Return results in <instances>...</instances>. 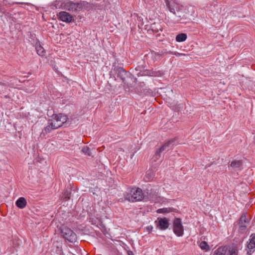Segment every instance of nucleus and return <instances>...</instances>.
I'll return each mask as SVG.
<instances>
[{
  "mask_svg": "<svg viewBox=\"0 0 255 255\" xmlns=\"http://www.w3.org/2000/svg\"><path fill=\"white\" fill-rule=\"evenodd\" d=\"M162 73L160 71H156V72H150L149 73V75L150 76H161L162 75Z\"/></svg>",
  "mask_w": 255,
  "mask_h": 255,
  "instance_id": "nucleus-21",
  "label": "nucleus"
},
{
  "mask_svg": "<svg viewBox=\"0 0 255 255\" xmlns=\"http://www.w3.org/2000/svg\"><path fill=\"white\" fill-rule=\"evenodd\" d=\"M231 166L237 170H241L243 166L242 161L240 160L233 161L231 163Z\"/></svg>",
  "mask_w": 255,
  "mask_h": 255,
  "instance_id": "nucleus-12",
  "label": "nucleus"
},
{
  "mask_svg": "<svg viewBox=\"0 0 255 255\" xmlns=\"http://www.w3.org/2000/svg\"><path fill=\"white\" fill-rule=\"evenodd\" d=\"M187 37V35L185 33H180L176 36V40L178 42H183L186 40Z\"/></svg>",
  "mask_w": 255,
  "mask_h": 255,
  "instance_id": "nucleus-17",
  "label": "nucleus"
},
{
  "mask_svg": "<svg viewBox=\"0 0 255 255\" xmlns=\"http://www.w3.org/2000/svg\"><path fill=\"white\" fill-rule=\"evenodd\" d=\"M173 141L171 140L165 143L156 152L154 155V160H157L160 157V154L173 148Z\"/></svg>",
  "mask_w": 255,
  "mask_h": 255,
  "instance_id": "nucleus-6",
  "label": "nucleus"
},
{
  "mask_svg": "<svg viewBox=\"0 0 255 255\" xmlns=\"http://www.w3.org/2000/svg\"><path fill=\"white\" fill-rule=\"evenodd\" d=\"M59 19L63 22L69 23L73 20V17L66 11H61L59 13Z\"/></svg>",
  "mask_w": 255,
  "mask_h": 255,
  "instance_id": "nucleus-9",
  "label": "nucleus"
},
{
  "mask_svg": "<svg viewBox=\"0 0 255 255\" xmlns=\"http://www.w3.org/2000/svg\"><path fill=\"white\" fill-rule=\"evenodd\" d=\"M151 29L156 32H158L159 30H162V27L160 25V24L158 23H154L151 24Z\"/></svg>",
  "mask_w": 255,
  "mask_h": 255,
  "instance_id": "nucleus-18",
  "label": "nucleus"
},
{
  "mask_svg": "<svg viewBox=\"0 0 255 255\" xmlns=\"http://www.w3.org/2000/svg\"><path fill=\"white\" fill-rule=\"evenodd\" d=\"M82 152L88 156L92 155L90 148L87 146H84L82 149Z\"/></svg>",
  "mask_w": 255,
  "mask_h": 255,
  "instance_id": "nucleus-19",
  "label": "nucleus"
},
{
  "mask_svg": "<svg viewBox=\"0 0 255 255\" xmlns=\"http://www.w3.org/2000/svg\"><path fill=\"white\" fill-rule=\"evenodd\" d=\"M229 255H238L237 251L235 250L230 251Z\"/></svg>",
  "mask_w": 255,
  "mask_h": 255,
  "instance_id": "nucleus-22",
  "label": "nucleus"
},
{
  "mask_svg": "<svg viewBox=\"0 0 255 255\" xmlns=\"http://www.w3.org/2000/svg\"><path fill=\"white\" fill-rule=\"evenodd\" d=\"M64 8L69 11H79L82 9V4L80 2L75 3L71 1L66 2L64 4Z\"/></svg>",
  "mask_w": 255,
  "mask_h": 255,
  "instance_id": "nucleus-7",
  "label": "nucleus"
},
{
  "mask_svg": "<svg viewBox=\"0 0 255 255\" xmlns=\"http://www.w3.org/2000/svg\"><path fill=\"white\" fill-rule=\"evenodd\" d=\"M170 212V209L167 208L159 209L157 210V212L158 213H169Z\"/></svg>",
  "mask_w": 255,
  "mask_h": 255,
  "instance_id": "nucleus-20",
  "label": "nucleus"
},
{
  "mask_svg": "<svg viewBox=\"0 0 255 255\" xmlns=\"http://www.w3.org/2000/svg\"><path fill=\"white\" fill-rule=\"evenodd\" d=\"M15 204L18 208L23 209L26 205V201L24 198L20 197L16 201Z\"/></svg>",
  "mask_w": 255,
  "mask_h": 255,
  "instance_id": "nucleus-13",
  "label": "nucleus"
},
{
  "mask_svg": "<svg viewBox=\"0 0 255 255\" xmlns=\"http://www.w3.org/2000/svg\"><path fill=\"white\" fill-rule=\"evenodd\" d=\"M35 49L37 53L40 56H43L45 55V51L39 43L35 44Z\"/></svg>",
  "mask_w": 255,
  "mask_h": 255,
  "instance_id": "nucleus-15",
  "label": "nucleus"
},
{
  "mask_svg": "<svg viewBox=\"0 0 255 255\" xmlns=\"http://www.w3.org/2000/svg\"><path fill=\"white\" fill-rule=\"evenodd\" d=\"M125 197L129 202H137L142 200L143 194L140 188L134 187L128 189L125 195Z\"/></svg>",
  "mask_w": 255,
  "mask_h": 255,
  "instance_id": "nucleus-3",
  "label": "nucleus"
},
{
  "mask_svg": "<svg viewBox=\"0 0 255 255\" xmlns=\"http://www.w3.org/2000/svg\"><path fill=\"white\" fill-rule=\"evenodd\" d=\"M227 253V249L225 247H220L218 248L213 255H226Z\"/></svg>",
  "mask_w": 255,
  "mask_h": 255,
  "instance_id": "nucleus-14",
  "label": "nucleus"
},
{
  "mask_svg": "<svg viewBox=\"0 0 255 255\" xmlns=\"http://www.w3.org/2000/svg\"><path fill=\"white\" fill-rule=\"evenodd\" d=\"M247 253L249 255L252 254L255 251V234L250 236L249 242L247 245Z\"/></svg>",
  "mask_w": 255,
  "mask_h": 255,
  "instance_id": "nucleus-10",
  "label": "nucleus"
},
{
  "mask_svg": "<svg viewBox=\"0 0 255 255\" xmlns=\"http://www.w3.org/2000/svg\"><path fill=\"white\" fill-rule=\"evenodd\" d=\"M157 228L161 230H165L169 225V220L166 218H158L155 222Z\"/></svg>",
  "mask_w": 255,
  "mask_h": 255,
  "instance_id": "nucleus-8",
  "label": "nucleus"
},
{
  "mask_svg": "<svg viewBox=\"0 0 255 255\" xmlns=\"http://www.w3.org/2000/svg\"><path fill=\"white\" fill-rule=\"evenodd\" d=\"M254 139L255 140V136H254Z\"/></svg>",
  "mask_w": 255,
  "mask_h": 255,
  "instance_id": "nucleus-25",
  "label": "nucleus"
},
{
  "mask_svg": "<svg viewBox=\"0 0 255 255\" xmlns=\"http://www.w3.org/2000/svg\"><path fill=\"white\" fill-rule=\"evenodd\" d=\"M61 235L68 241L73 243L77 240V236L70 229L66 227H63L61 231Z\"/></svg>",
  "mask_w": 255,
  "mask_h": 255,
  "instance_id": "nucleus-4",
  "label": "nucleus"
},
{
  "mask_svg": "<svg viewBox=\"0 0 255 255\" xmlns=\"http://www.w3.org/2000/svg\"><path fill=\"white\" fill-rule=\"evenodd\" d=\"M67 117L66 115L60 114L54 115L48 121V125L45 127L41 132L43 135L50 132L52 130L57 129L61 127L63 124L66 123Z\"/></svg>",
  "mask_w": 255,
  "mask_h": 255,
  "instance_id": "nucleus-1",
  "label": "nucleus"
},
{
  "mask_svg": "<svg viewBox=\"0 0 255 255\" xmlns=\"http://www.w3.org/2000/svg\"><path fill=\"white\" fill-rule=\"evenodd\" d=\"M198 244L200 249L205 252H208L210 250L209 246L205 241H201Z\"/></svg>",
  "mask_w": 255,
  "mask_h": 255,
  "instance_id": "nucleus-16",
  "label": "nucleus"
},
{
  "mask_svg": "<svg viewBox=\"0 0 255 255\" xmlns=\"http://www.w3.org/2000/svg\"><path fill=\"white\" fill-rule=\"evenodd\" d=\"M249 221L245 215H242L239 221L240 230L242 232L245 230L248 225Z\"/></svg>",
  "mask_w": 255,
  "mask_h": 255,
  "instance_id": "nucleus-11",
  "label": "nucleus"
},
{
  "mask_svg": "<svg viewBox=\"0 0 255 255\" xmlns=\"http://www.w3.org/2000/svg\"><path fill=\"white\" fill-rule=\"evenodd\" d=\"M174 233L178 237H182L184 234L183 226L180 219L175 218L173 223Z\"/></svg>",
  "mask_w": 255,
  "mask_h": 255,
  "instance_id": "nucleus-5",
  "label": "nucleus"
},
{
  "mask_svg": "<svg viewBox=\"0 0 255 255\" xmlns=\"http://www.w3.org/2000/svg\"><path fill=\"white\" fill-rule=\"evenodd\" d=\"M174 54L177 56H181L182 55H185V54H184L180 53H178L177 52H174Z\"/></svg>",
  "mask_w": 255,
  "mask_h": 255,
  "instance_id": "nucleus-24",
  "label": "nucleus"
},
{
  "mask_svg": "<svg viewBox=\"0 0 255 255\" xmlns=\"http://www.w3.org/2000/svg\"><path fill=\"white\" fill-rule=\"evenodd\" d=\"M146 229L148 232H150L153 229V227L151 225L148 226L146 227Z\"/></svg>",
  "mask_w": 255,
  "mask_h": 255,
  "instance_id": "nucleus-23",
  "label": "nucleus"
},
{
  "mask_svg": "<svg viewBox=\"0 0 255 255\" xmlns=\"http://www.w3.org/2000/svg\"><path fill=\"white\" fill-rule=\"evenodd\" d=\"M167 7L171 12L179 17H184L186 12L185 7L176 0H165Z\"/></svg>",
  "mask_w": 255,
  "mask_h": 255,
  "instance_id": "nucleus-2",
  "label": "nucleus"
}]
</instances>
